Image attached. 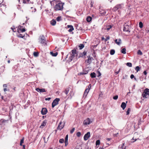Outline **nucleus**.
<instances>
[{
    "label": "nucleus",
    "mask_w": 149,
    "mask_h": 149,
    "mask_svg": "<svg viewBox=\"0 0 149 149\" xmlns=\"http://www.w3.org/2000/svg\"><path fill=\"white\" fill-rule=\"evenodd\" d=\"M36 90L38 92H39L40 93L45 92L46 91L45 89L44 88L40 89L39 88H36Z\"/></svg>",
    "instance_id": "obj_12"
},
{
    "label": "nucleus",
    "mask_w": 149,
    "mask_h": 149,
    "mask_svg": "<svg viewBox=\"0 0 149 149\" xmlns=\"http://www.w3.org/2000/svg\"><path fill=\"white\" fill-rule=\"evenodd\" d=\"M91 123V122L90 119L88 118L84 121L83 123L84 125H87L90 124Z\"/></svg>",
    "instance_id": "obj_10"
},
{
    "label": "nucleus",
    "mask_w": 149,
    "mask_h": 149,
    "mask_svg": "<svg viewBox=\"0 0 149 149\" xmlns=\"http://www.w3.org/2000/svg\"><path fill=\"white\" fill-rule=\"evenodd\" d=\"M47 122L46 120H44L40 126V127L41 128H43L46 125Z\"/></svg>",
    "instance_id": "obj_13"
},
{
    "label": "nucleus",
    "mask_w": 149,
    "mask_h": 149,
    "mask_svg": "<svg viewBox=\"0 0 149 149\" xmlns=\"http://www.w3.org/2000/svg\"><path fill=\"white\" fill-rule=\"evenodd\" d=\"M124 27L123 31H124L127 32L129 31V29L130 28V26L127 23H125L124 24Z\"/></svg>",
    "instance_id": "obj_7"
},
{
    "label": "nucleus",
    "mask_w": 149,
    "mask_h": 149,
    "mask_svg": "<svg viewBox=\"0 0 149 149\" xmlns=\"http://www.w3.org/2000/svg\"><path fill=\"white\" fill-rule=\"evenodd\" d=\"M121 52L123 54H125L126 53V49L125 48H123L121 50Z\"/></svg>",
    "instance_id": "obj_30"
},
{
    "label": "nucleus",
    "mask_w": 149,
    "mask_h": 149,
    "mask_svg": "<svg viewBox=\"0 0 149 149\" xmlns=\"http://www.w3.org/2000/svg\"><path fill=\"white\" fill-rule=\"evenodd\" d=\"M50 99H51V98H50V97H48V98H46L45 99V100H49Z\"/></svg>",
    "instance_id": "obj_53"
},
{
    "label": "nucleus",
    "mask_w": 149,
    "mask_h": 149,
    "mask_svg": "<svg viewBox=\"0 0 149 149\" xmlns=\"http://www.w3.org/2000/svg\"><path fill=\"white\" fill-rule=\"evenodd\" d=\"M130 108H129L128 109L127 112H126V115H128L130 113Z\"/></svg>",
    "instance_id": "obj_40"
},
{
    "label": "nucleus",
    "mask_w": 149,
    "mask_h": 149,
    "mask_svg": "<svg viewBox=\"0 0 149 149\" xmlns=\"http://www.w3.org/2000/svg\"><path fill=\"white\" fill-rule=\"evenodd\" d=\"M100 143V141L99 140H97L96 142V146L97 145H99Z\"/></svg>",
    "instance_id": "obj_32"
},
{
    "label": "nucleus",
    "mask_w": 149,
    "mask_h": 149,
    "mask_svg": "<svg viewBox=\"0 0 149 149\" xmlns=\"http://www.w3.org/2000/svg\"><path fill=\"white\" fill-rule=\"evenodd\" d=\"M20 30L22 32H24L25 31V30L24 29H21Z\"/></svg>",
    "instance_id": "obj_54"
},
{
    "label": "nucleus",
    "mask_w": 149,
    "mask_h": 149,
    "mask_svg": "<svg viewBox=\"0 0 149 149\" xmlns=\"http://www.w3.org/2000/svg\"><path fill=\"white\" fill-rule=\"evenodd\" d=\"M90 76L92 78H95L96 77V74L95 73L93 72L91 74Z\"/></svg>",
    "instance_id": "obj_24"
},
{
    "label": "nucleus",
    "mask_w": 149,
    "mask_h": 149,
    "mask_svg": "<svg viewBox=\"0 0 149 149\" xmlns=\"http://www.w3.org/2000/svg\"><path fill=\"white\" fill-rule=\"evenodd\" d=\"M90 132H87L86 134H85L84 137V140H87L90 137Z\"/></svg>",
    "instance_id": "obj_8"
},
{
    "label": "nucleus",
    "mask_w": 149,
    "mask_h": 149,
    "mask_svg": "<svg viewBox=\"0 0 149 149\" xmlns=\"http://www.w3.org/2000/svg\"><path fill=\"white\" fill-rule=\"evenodd\" d=\"M112 27V26L111 25H109L107 26L105 29L107 30V31L109 30Z\"/></svg>",
    "instance_id": "obj_23"
},
{
    "label": "nucleus",
    "mask_w": 149,
    "mask_h": 149,
    "mask_svg": "<svg viewBox=\"0 0 149 149\" xmlns=\"http://www.w3.org/2000/svg\"><path fill=\"white\" fill-rule=\"evenodd\" d=\"M3 90L4 91H7V89L6 88H4L3 89Z\"/></svg>",
    "instance_id": "obj_60"
},
{
    "label": "nucleus",
    "mask_w": 149,
    "mask_h": 149,
    "mask_svg": "<svg viewBox=\"0 0 149 149\" xmlns=\"http://www.w3.org/2000/svg\"><path fill=\"white\" fill-rule=\"evenodd\" d=\"M92 19V18L90 16L87 17L86 19L87 21L88 22H90Z\"/></svg>",
    "instance_id": "obj_27"
},
{
    "label": "nucleus",
    "mask_w": 149,
    "mask_h": 149,
    "mask_svg": "<svg viewBox=\"0 0 149 149\" xmlns=\"http://www.w3.org/2000/svg\"><path fill=\"white\" fill-rule=\"evenodd\" d=\"M56 21L55 20L53 19L51 21L50 23L52 25L54 26L56 24Z\"/></svg>",
    "instance_id": "obj_21"
},
{
    "label": "nucleus",
    "mask_w": 149,
    "mask_h": 149,
    "mask_svg": "<svg viewBox=\"0 0 149 149\" xmlns=\"http://www.w3.org/2000/svg\"><path fill=\"white\" fill-rule=\"evenodd\" d=\"M126 65L129 67L132 66V64L130 63H126Z\"/></svg>",
    "instance_id": "obj_35"
},
{
    "label": "nucleus",
    "mask_w": 149,
    "mask_h": 149,
    "mask_svg": "<svg viewBox=\"0 0 149 149\" xmlns=\"http://www.w3.org/2000/svg\"><path fill=\"white\" fill-rule=\"evenodd\" d=\"M65 146H66L68 144V141H65Z\"/></svg>",
    "instance_id": "obj_50"
},
{
    "label": "nucleus",
    "mask_w": 149,
    "mask_h": 149,
    "mask_svg": "<svg viewBox=\"0 0 149 149\" xmlns=\"http://www.w3.org/2000/svg\"><path fill=\"white\" fill-rule=\"evenodd\" d=\"M50 53V54L53 56H56L58 54L57 52L54 53L52 52H51Z\"/></svg>",
    "instance_id": "obj_26"
},
{
    "label": "nucleus",
    "mask_w": 149,
    "mask_h": 149,
    "mask_svg": "<svg viewBox=\"0 0 149 149\" xmlns=\"http://www.w3.org/2000/svg\"><path fill=\"white\" fill-rule=\"evenodd\" d=\"M118 149H127L126 148V146L125 145V143H123L122 145L120 146Z\"/></svg>",
    "instance_id": "obj_17"
},
{
    "label": "nucleus",
    "mask_w": 149,
    "mask_h": 149,
    "mask_svg": "<svg viewBox=\"0 0 149 149\" xmlns=\"http://www.w3.org/2000/svg\"><path fill=\"white\" fill-rule=\"evenodd\" d=\"M64 126V123L63 122L61 121L60 122L59 125H58L57 129L58 130H61L62 129Z\"/></svg>",
    "instance_id": "obj_9"
},
{
    "label": "nucleus",
    "mask_w": 149,
    "mask_h": 149,
    "mask_svg": "<svg viewBox=\"0 0 149 149\" xmlns=\"http://www.w3.org/2000/svg\"><path fill=\"white\" fill-rule=\"evenodd\" d=\"M130 78L131 79H132L133 78H134V76L133 74H132L130 76Z\"/></svg>",
    "instance_id": "obj_52"
},
{
    "label": "nucleus",
    "mask_w": 149,
    "mask_h": 149,
    "mask_svg": "<svg viewBox=\"0 0 149 149\" xmlns=\"http://www.w3.org/2000/svg\"><path fill=\"white\" fill-rule=\"evenodd\" d=\"M64 3H57L54 8L55 10H61L63 9Z\"/></svg>",
    "instance_id": "obj_1"
},
{
    "label": "nucleus",
    "mask_w": 149,
    "mask_h": 149,
    "mask_svg": "<svg viewBox=\"0 0 149 149\" xmlns=\"http://www.w3.org/2000/svg\"><path fill=\"white\" fill-rule=\"evenodd\" d=\"M142 95L144 98H149V89L148 88L145 89L144 90Z\"/></svg>",
    "instance_id": "obj_2"
},
{
    "label": "nucleus",
    "mask_w": 149,
    "mask_h": 149,
    "mask_svg": "<svg viewBox=\"0 0 149 149\" xmlns=\"http://www.w3.org/2000/svg\"><path fill=\"white\" fill-rule=\"evenodd\" d=\"M100 13L102 15H105L106 14V12L105 10L100 8Z\"/></svg>",
    "instance_id": "obj_14"
},
{
    "label": "nucleus",
    "mask_w": 149,
    "mask_h": 149,
    "mask_svg": "<svg viewBox=\"0 0 149 149\" xmlns=\"http://www.w3.org/2000/svg\"><path fill=\"white\" fill-rule=\"evenodd\" d=\"M120 71V69L119 70H118V72H116V74H118L119 73V72Z\"/></svg>",
    "instance_id": "obj_61"
},
{
    "label": "nucleus",
    "mask_w": 149,
    "mask_h": 149,
    "mask_svg": "<svg viewBox=\"0 0 149 149\" xmlns=\"http://www.w3.org/2000/svg\"><path fill=\"white\" fill-rule=\"evenodd\" d=\"M93 4H94V2L93 1H91V7H93Z\"/></svg>",
    "instance_id": "obj_47"
},
{
    "label": "nucleus",
    "mask_w": 149,
    "mask_h": 149,
    "mask_svg": "<svg viewBox=\"0 0 149 149\" xmlns=\"http://www.w3.org/2000/svg\"><path fill=\"white\" fill-rule=\"evenodd\" d=\"M137 54L139 55H142V53L140 50H139L137 52Z\"/></svg>",
    "instance_id": "obj_37"
},
{
    "label": "nucleus",
    "mask_w": 149,
    "mask_h": 149,
    "mask_svg": "<svg viewBox=\"0 0 149 149\" xmlns=\"http://www.w3.org/2000/svg\"><path fill=\"white\" fill-rule=\"evenodd\" d=\"M118 95H115V96H114L113 97V98L114 100H116L118 98Z\"/></svg>",
    "instance_id": "obj_44"
},
{
    "label": "nucleus",
    "mask_w": 149,
    "mask_h": 149,
    "mask_svg": "<svg viewBox=\"0 0 149 149\" xmlns=\"http://www.w3.org/2000/svg\"><path fill=\"white\" fill-rule=\"evenodd\" d=\"M75 130V129L74 128H73L70 131V133L71 134L74 131V130Z\"/></svg>",
    "instance_id": "obj_43"
},
{
    "label": "nucleus",
    "mask_w": 149,
    "mask_h": 149,
    "mask_svg": "<svg viewBox=\"0 0 149 149\" xmlns=\"http://www.w3.org/2000/svg\"><path fill=\"white\" fill-rule=\"evenodd\" d=\"M59 101L60 99L58 98H56L54 100L52 103V107L54 108L55 106L57 105L58 104Z\"/></svg>",
    "instance_id": "obj_6"
},
{
    "label": "nucleus",
    "mask_w": 149,
    "mask_h": 149,
    "mask_svg": "<svg viewBox=\"0 0 149 149\" xmlns=\"http://www.w3.org/2000/svg\"><path fill=\"white\" fill-rule=\"evenodd\" d=\"M139 27L140 28H142L143 27V24L141 22H139Z\"/></svg>",
    "instance_id": "obj_31"
},
{
    "label": "nucleus",
    "mask_w": 149,
    "mask_h": 149,
    "mask_svg": "<svg viewBox=\"0 0 149 149\" xmlns=\"http://www.w3.org/2000/svg\"><path fill=\"white\" fill-rule=\"evenodd\" d=\"M64 141V140L63 139H61L59 140V142L60 143H63Z\"/></svg>",
    "instance_id": "obj_42"
},
{
    "label": "nucleus",
    "mask_w": 149,
    "mask_h": 149,
    "mask_svg": "<svg viewBox=\"0 0 149 149\" xmlns=\"http://www.w3.org/2000/svg\"><path fill=\"white\" fill-rule=\"evenodd\" d=\"M65 94L66 95H67L69 92V90L68 89H66L65 91Z\"/></svg>",
    "instance_id": "obj_46"
},
{
    "label": "nucleus",
    "mask_w": 149,
    "mask_h": 149,
    "mask_svg": "<svg viewBox=\"0 0 149 149\" xmlns=\"http://www.w3.org/2000/svg\"><path fill=\"white\" fill-rule=\"evenodd\" d=\"M106 38L105 39V41H107V40H109V36H106Z\"/></svg>",
    "instance_id": "obj_45"
},
{
    "label": "nucleus",
    "mask_w": 149,
    "mask_h": 149,
    "mask_svg": "<svg viewBox=\"0 0 149 149\" xmlns=\"http://www.w3.org/2000/svg\"><path fill=\"white\" fill-rule=\"evenodd\" d=\"M143 73L144 74L146 75L147 73L146 71H144L143 72Z\"/></svg>",
    "instance_id": "obj_56"
},
{
    "label": "nucleus",
    "mask_w": 149,
    "mask_h": 149,
    "mask_svg": "<svg viewBox=\"0 0 149 149\" xmlns=\"http://www.w3.org/2000/svg\"><path fill=\"white\" fill-rule=\"evenodd\" d=\"M116 6L118 10L122 8L123 7V5L122 4H120L117 5Z\"/></svg>",
    "instance_id": "obj_22"
},
{
    "label": "nucleus",
    "mask_w": 149,
    "mask_h": 149,
    "mask_svg": "<svg viewBox=\"0 0 149 149\" xmlns=\"http://www.w3.org/2000/svg\"><path fill=\"white\" fill-rule=\"evenodd\" d=\"M86 51H84L83 53L81 54L80 56L83 57L84 56L86 55Z\"/></svg>",
    "instance_id": "obj_25"
},
{
    "label": "nucleus",
    "mask_w": 149,
    "mask_h": 149,
    "mask_svg": "<svg viewBox=\"0 0 149 149\" xmlns=\"http://www.w3.org/2000/svg\"><path fill=\"white\" fill-rule=\"evenodd\" d=\"M6 6L5 5L2 4L1 3L0 4V9L1 11L5 10L6 9Z\"/></svg>",
    "instance_id": "obj_16"
},
{
    "label": "nucleus",
    "mask_w": 149,
    "mask_h": 149,
    "mask_svg": "<svg viewBox=\"0 0 149 149\" xmlns=\"http://www.w3.org/2000/svg\"><path fill=\"white\" fill-rule=\"evenodd\" d=\"M24 138H23L21 140L20 143H23L24 142Z\"/></svg>",
    "instance_id": "obj_51"
},
{
    "label": "nucleus",
    "mask_w": 149,
    "mask_h": 149,
    "mask_svg": "<svg viewBox=\"0 0 149 149\" xmlns=\"http://www.w3.org/2000/svg\"><path fill=\"white\" fill-rule=\"evenodd\" d=\"M91 84H89L88 86L86 87L83 94V97H86L91 89Z\"/></svg>",
    "instance_id": "obj_5"
},
{
    "label": "nucleus",
    "mask_w": 149,
    "mask_h": 149,
    "mask_svg": "<svg viewBox=\"0 0 149 149\" xmlns=\"http://www.w3.org/2000/svg\"><path fill=\"white\" fill-rule=\"evenodd\" d=\"M18 37L21 38H23L24 36V35H23L21 34H19L17 35Z\"/></svg>",
    "instance_id": "obj_33"
},
{
    "label": "nucleus",
    "mask_w": 149,
    "mask_h": 149,
    "mask_svg": "<svg viewBox=\"0 0 149 149\" xmlns=\"http://www.w3.org/2000/svg\"><path fill=\"white\" fill-rule=\"evenodd\" d=\"M47 112V110L46 108H42L41 111V114L42 115L46 114Z\"/></svg>",
    "instance_id": "obj_11"
},
{
    "label": "nucleus",
    "mask_w": 149,
    "mask_h": 149,
    "mask_svg": "<svg viewBox=\"0 0 149 149\" xmlns=\"http://www.w3.org/2000/svg\"><path fill=\"white\" fill-rule=\"evenodd\" d=\"M7 86V85L6 84H4L3 85V87H6Z\"/></svg>",
    "instance_id": "obj_58"
},
{
    "label": "nucleus",
    "mask_w": 149,
    "mask_h": 149,
    "mask_svg": "<svg viewBox=\"0 0 149 149\" xmlns=\"http://www.w3.org/2000/svg\"><path fill=\"white\" fill-rule=\"evenodd\" d=\"M23 3H26V1H25V0H24V1H23Z\"/></svg>",
    "instance_id": "obj_64"
},
{
    "label": "nucleus",
    "mask_w": 149,
    "mask_h": 149,
    "mask_svg": "<svg viewBox=\"0 0 149 149\" xmlns=\"http://www.w3.org/2000/svg\"><path fill=\"white\" fill-rule=\"evenodd\" d=\"M118 10L117 7L116 6H115L113 9V10L114 11H116L117 10Z\"/></svg>",
    "instance_id": "obj_39"
},
{
    "label": "nucleus",
    "mask_w": 149,
    "mask_h": 149,
    "mask_svg": "<svg viewBox=\"0 0 149 149\" xmlns=\"http://www.w3.org/2000/svg\"><path fill=\"white\" fill-rule=\"evenodd\" d=\"M121 40L120 39H119L118 40L116 39L115 40L116 43L118 45H119L120 44Z\"/></svg>",
    "instance_id": "obj_20"
},
{
    "label": "nucleus",
    "mask_w": 149,
    "mask_h": 149,
    "mask_svg": "<svg viewBox=\"0 0 149 149\" xmlns=\"http://www.w3.org/2000/svg\"><path fill=\"white\" fill-rule=\"evenodd\" d=\"M68 135H67L65 137V141H68Z\"/></svg>",
    "instance_id": "obj_48"
},
{
    "label": "nucleus",
    "mask_w": 149,
    "mask_h": 149,
    "mask_svg": "<svg viewBox=\"0 0 149 149\" xmlns=\"http://www.w3.org/2000/svg\"><path fill=\"white\" fill-rule=\"evenodd\" d=\"M11 29H12L13 31V32H15V31H14V29H15V28L14 29H13V28H12V27L11 28Z\"/></svg>",
    "instance_id": "obj_62"
},
{
    "label": "nucleus",
    "mask_w": 149,
    "mask_h": 149,
    "mask_svg": "<svg viewBox=\"0 0 149 149\" xmlns=\"http://www.w3.org/2000/svg\"><path fill=\"white\" fill-rule=\"evenodd\" d=\"M133 139L134 140V141H133V142H134L135 141H136V140L137 139H134V137H133Z\"/></svg>",
    "instance_id": "obj_59"
},
{
    "label": "nucleus",
    "mask_w": 149,
    "mask_h": 149,
    "mask_svg": "<svg viewBox=\"0 0 149 149\" xmlns=\"http://www.w3.org/2000/svg\"><path fill=\"white\" fill-rule=\"evenodd\" d=\"M118 133H117L116 134H115L114 135V136H117L118 135Z\"/></svg>",
    "instance_id": "obj_57"
},
{
    "label": "nucleus",
    "mask_w": 149,
    "mask_h": 149,
    "mask_svg": "<svg viewBox=\"0 0 149 149\" xmlns=\"http://www.w3.org/2000/svg\"><path fill=\"white\" fill-rule=\"evenodd\" d=\"M79 49H82L84 47V45L83 44H80L79 45Z\"/></svg>",
    "instance_id": "obj_28"
},
{
    "label": "nucleus",
    "mask_w": 149,
    "mask_h": 149,
    "mask_svg": "<svg viewBox=\"0 0 149 149\" xmlns=\"http://www.w3.org/2000/svg\"><path fill=\"white\" fill-rule=\"evenodd\" d=\"M97 72L98 74L97 77H99V76H100L101 75V74L100 72L99 71H97Z\"/></svg>",
    "instance_id": "obj_49"
},
{
    "label": "nucleus",
    "mask_w": 149,
    "mask_h": 149,
    "mask_svg": "<svg viewBox=\"0 0 149 149\" xmlns=\"http://www.w3.org/2000/svg\"><path fill=\"white\" fill-rule=\"evenodd\" d=\"M76 135H77V136H78V137H79L81 135V133L80 132H78L77 133V134Z\"/></svg>",
    "instance_id": "obj_41"
},
{
    "label": "nucleus",
    "mask_w": 149,
    "mask_h": 149,
    "mask_svg": "<svg viewBox=\"0 0 149 149\" xmlns=\"http://www.w3.org/2000/svg\"><path fill=\"white\" fill-rule=\"evenodd\" d=\"M33 55L37 57L38 55V53L36 52H34L33 53Z\"/></svg>",
    "instance_id": "obj_38"
},
{
    "label": "nucleus",
    "mask_w": 149,
    "mask_h": 149,
    "mask_svg": "<svg viewBox=\"0 0 149 149\" xmlns=\"http://www.w3.org/2000/svg\"><path fill=\"white\" fill-rule=\"evenodd\" d=\"M135 70L137 72H138L140 70V68L139 67L137 66L135 68Z\"/></svg>",
    "instance_id": "obj_36"
},
{
    "label": "nucleus",
    "mask_w": 149,
    "mask_h": 149,
    "mask_svg": "<svg viewBox=\"0 0 149 149\" xmlns=\"http://www.w3.org/2000/svg\"><path fill=\"white\" fill-rule=\"evenodd\" d=\"M106 139L108 141H110L111 140V139L108 138L107 139Z\"/></svg>",
    "instance_id": "obj_55"
},
{
    "label": "nucleus",
    "mask_w": 149,
    "mask_h": 149,
    "mask_svg": "<svg viewBox=\"0 0 149 149\" xmlns=\"http://www.w3.org/2000/svg\"><path fill=\"white\" fill-rule=\"evenodd\" d=\"M88 59L87 60V63L88 64L91 63V60L93 59V58L90 56H88Z\"/></svg>",
    "instance_id": "obj_18"
},
{
    "label": "nucleus",
    "mask_w": 149,
    "mask_h": 149,
    "mask_svg": "<svg viewBox=\"0 0 149 149\" xmlns=\"http://www.w3.org/2000/svg\"><path fill=\"white\" fill-rule=\"evenodd\" d=\"M115 53V51L113 49H111L110 52V54L111 55H113Z\"/></svg>",
    "instance_id": "obj_29"
},
{
    "label": "nucleus",
    "mask_w": 149,
    "mask_h": 149,
    "mask_svg": "<svg viewBox=\"0 0 149 149\" xmlns=\"http://www.w3.org/2000/svg\"><path fill=\"white\" fill-rule=\"evenodd\" d=\"M56 20L57 21H60L61 20V17H58L56 18Z\"/></svg>",
    "instance_id": "obj_34"
},
{
    "label": "nucleus",
    "mask_w": 149,
    "mask_h": 149,
    "mask_svg": "<svg viewBox=\"0 0 149 149\" xmlns=\"http://www.w3.org/2000/svg\"><path fill=\"white\" fill-rule=\"evenodd\" d=\"M67 27L68 28H70V29L68 30V31L69 32H71L73 31L74 29L73 26L72 25H68L67 26Z\"/></svg>",
    "instance_id": "obj_15"
},
{
    "label": "nucleus",
    "mask_w": 149,
    "mask_h": 149,
    "mask_svg": "<svg viewBox=\"0 0 149 149\" xmlns=\"http://www.w3.org/2000/svg\"><path fill=\"white\" fill-rule=\"evenodd\" d=\"M39 42L42 45L45 46L47 45L46 41L45 39V38L43 36H40L39 38Z\"/></svg>",
    "instance_id": "obj_4"
},
{
    "label": "nucleus",
    "mask_w": 149,
    "mask_h": 149,
    "mask_svg": "<svg viewBox=\"0 0 149 149\" xmlns=\"http://www.w3.org/2000/svg\"><path fill=\"white\" fill-rule=\"evenodd\" d=\"M77 56V54L75 50H73L72 51V54L70 57H69V61H71L72 60L75 58H76Z\"/></svg>",
    "instance_id": "obj_3"
},
{
    "label": "nucleus",
    "mask_w": 149,
    "mask_h": 149,
    "mask_svg": "<svg viewBox=\"0 0 149 149\" xmlns=\"http://www.w3.org/2000/svg\"><path fill=\"white\" fill-rule=\"evenodd\" d=\"M23 149H25V145H23Z\"/></svg>",
    "instance_id": "obj_63"
},
{
    "label": "nucleus",
    "mask_w": 149,
    "mask_h": 149,
    "mask_svg": "<svg viewBox=\"0 0 149 149\" xmlns=\"http://www.w3.org/2000/svg\"><path fill=\"white\" fill-rule=\"evenodd\" d=\"M126 104L125 102H123L122 103L121 107L123 110L126 107Z\"/></svg>",
    "instance_id": "obj_19"
}]
</instances>
